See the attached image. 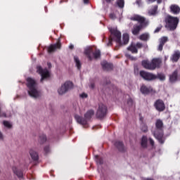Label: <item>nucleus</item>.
Wrapping results in <instances>:
<instances>
[{
	"label": "nucleus",
	"mask_w": 180,
	"mask_h": 180,
	"mask_svg": "<svg viewBox=\"0 0 180 180\" xmlns=\"http://www.w3.org/2000/svg\"><path fill=\"white\" fill-rule=\"evenodd\" d=\"M130 19L131 20H134L135 22H139V23H140V25H134L132 28L131 32L134 36H137L143 27L148 26V20L141 15H134L131 17Z\"/></svg>",
	"instance_id": "nucleus-1"
},
{
	"label": "nucleus",
	"mask_w": 180,
	"mask_h": 180,
	"mask_svg": "<svg viewBox=\"0 0 180 180\" xmlns=\"http://www.w3.org/2000/svg\"><path fill=\"white\" fill-rule=\"evenodd\" d=\"M26 81L30 96L34 98H40L41 93L37 90V82L32 77L27 78Z\"/></svg>",
	"instance_id": "nucleus-2"
},
{
	"label": "nucleus",
	"mask_w": 180,
	"mask_h": 180,
	"mask_svg": "<svg viewBox=\"0 0 180 180\" xmlns=\"http://www.w3.org/2000/svg\"><path fill=\"white\" fill-rule=\"evenodd\" d=\"M155 130L153 131V136L158 140L160 144H164L165 138H164V122L161 120H157L155 122Z\"/></svg>",
	"instance_id": "nucleus-3"
},
{
	"label": "nucleus",
	"mask_w": 180,
	"mask_h": 180,
	"mask_svg": "<svg viewBox=\"0 0 180 180\" xmlns=\"http://www.w3.org/2000/svg\"><path fill=\"white\" fill-rule=\"evenodd\" d=\"M110 32L111 33L110 37H109L108 43L107 44V46H112V41L115 40L117 44L120 46H122V33L119 32V30H117L115 28H111L110 30Z\"/></svg>",
	"instance_id": "nucleus-4"
},
{
	"label": "nucleus",
	"mask_w": 180,
	"mask_h": 180,
	"mask_svg": "<svg viewBox=\"0 0 180 180\" xmlns=\"http://www.w3.org/2000/svg\"><path fill=\"white\" fill-rule=\"evenodd\" d=\"M166 27L170 30H175L178 27L179 19L176 17L167 15L165 18Z\"/></svg>",
	"instance_id": "nucleus-5"
},
{
	"label": "nucleus",
	"mask_w": 180,
	"mask_h": 180,
	"mask_svg": "<svg viewBox=\"0 0 180 180\" xmlns=\"http://www.w3.org/2000/svg\"><path fill=\"white\" fill-rule=\"evenodd\" d=\"M93 115H94V112L92 110L87 111V112L84 115V119L81 117V116L76 115H75V118L77 123L79 124H82L83 126L86 124V120H89L91 117H92Z\"/></svg>",
	"instance_id": "nucleus-6"
},
{
	"label": "nucleus",
	"mask_w": 180,
	"mask_h": 180,
	"mask_svg": "<svg viewBox=\"0 0 180 180\" xmlns=\"http://www.w3.org/2000/svg\"><path fill=\"white\" fill-rule=\"evenodd\" d=\"M74 85L72 84V82H66L64 84H63L60 88L58 89V92L59 95H64V94H66V92H68L70 89H72V87Z\"/></svg>",
	"instance_id": "nucleus-7"
},
{
	"label": "nucleus",
	"mask_w": 180,
	"mask_h": 180,
	"mask_svg": "<svg viewBox=\"0 0 180 180\" xmlns=\"http://www.w3.org/2000/svg\"><path fill=\"white\" fill-rule=\"evenodd\" d=\"M108 112V108L106 105H103V103L99 104L98 108L96 112V117L98 119H103L106 116V113Z\"/></svg>",
	"instance_id": "nucleus-8"
},
{
	"label": "nucleus",
	"mask_w": 180,
	"mask_h": 180,
	"mask_svg": "<svg viewBox=\"0 0 180 180\" xmlns=\"http://www.w3.org/2000/svg\"><path fill=\"white\" fill-rule=\"evenodd\" d=\"M139 74L141 77L145 79V81H153L154 79H157V76L155 75L144 70H141Z\"/></svg>",
	"instance_id": "nucleus-9"
},
{
	"label": "nucleus",
	"mask_w": 180,
	"mask_h": 180,
	"mask_svg": "<svg viewBox=\"0 0 180 180\" xmlns=\"http://www.w3.org/2000/svg\"><path fill=\"white\" fill-rule=\"evenodd\" d=\"M37 72H39L41 77V82H43L44 79L50 77V72L47 69H43L41 66L37 67Z\"/></svg>",
	"instance_id": "nucleus-10"
},
{
	"label": "nucleus",
	"mask_w": 180,
	"mask_h": 180,
	"mask_svg": "<svg viewBox=\"0 0 180 180\" xmlns=\"http://www.w3.org/2000/svg\"><path fill=\"white\" fill-rule=\"evenodd\" d=\"M154 107L158 112H164L165 110V103L164 101L158 99L154 103Z\"/></svg>",
	"instance_id": "nucleus-11"
},
{
	"label": "nucleus",
	"mask_w": 180,
	"mask_h": 180,
	"mask_svg": "<svg viewBox=\"0 0 180 180\" xmlns=\"http://www.w3.org/2000/svg\"><path fill=\"white\" fill-rule=\"evenodd\" d=\"M180 58V51L179 50H176L174 51L173 54L172 55L170 59L172 63H178V60Z\"/></svg>",
	"instance_id": "nucleus-12"
},
{
	"label": "nucleus",
	"mask_w": 180,
	"mask_h": 180,
	"mask_svg": "<svg viewBox=\"0 0 180 180\" xmlns=\"http://www.w3.org/2000/svg\"><path fill=\"white\" fill-rule=\"evenodd\" d=\"M142 66L143 68H146V70H150V71L154 70V67L153 66V62H150L148 60H143L142 61Z\"/></svg>",
	"instance_id": "nucleus-13"
},
{
	"label": "nucleus",
	"mask_w": 180,
	"mask_h": 180,
	"mask_svg": "<svg viewBox=\"0 0 180 180\" xmlns=\"http://www.w3.org/2000/svg\"><path fill=\"white\" fill-rule=\"evenodd\" d=\"M56 49H61V43L58 41L57 44L51 45L48 48V53H54L56 51Z\"/></svg>",
	"instance_id": "nucleus-14"
},
{
	"label": "nucleus",
	"mask_w": 180,
	"mask_h": 180,
	"mask_svg": "<svg viewBox=\"0 0 180 180\" xmlns=\"http://www.w3.org/2000/svg\"><path fill=\"white\" fill-rule=\"evenodd\" d=\"M161 63H162L161 59L153 58L152 60V67H153V70H155V68H160V67H161Z\"/></svg>",
	"instance_id": "nucleus-15"
},
{
	"label": "nucleus",
	"mask_w": 180,
	"mask_h": 180,
	"mask_svg": "<svg viewBox=\"0 0 180 180\" xmlns=\"http://www.w3.org/2000/svg\"><path fill=\"white\" fill-rule=\"evenodd\" d=\"M170 12L174 15H179L180 13V7L176 4H172L170 6Z\"/></svg>",
	"instance_id": "nucleus-16"
},
{
	"label": "nucleus",
	"mask_w": 180,
	"mask_h": 180,
	"mask_svg": "<svg viewBox=\"0 0 180 180\" xmlns=\"http://www.w3.org/2000/svg\"><path fill=\"white\" fill-rule=\"evenodd\" d=\"M141 92L143 94V95H148L150 92H153V88L150 86L147 87L146 85H142L141 87Z\"/></svg>",
	"instance_id": "nucleus-17"
},
{
	"label": "nucleus",
	"mask_w": 180,
	"mask_h": 180,
	"mask_svg": "<svg viewBox=\"0 0 180 180\" xmlns=\"http://www.w3.org/2000/svg\"><path fill=\"white\" fill-rule=\"evenodd\" d=\"M101 65L103 67V70H105V71H109L113 68V65L108 63L106 61H103L101 63Z\"/></svg>",
	"instance_id": "nucleus-18"
},
{
	"label": "nucleus",
	"mask_w": 180,
	"mask_h": 180,
	"mask_svg": "<svg viewBox=\"0 0 180 180\" xmlns=\"http://www.w3.org/2000/svg\"><path fill=\"white\" fill-rule=\"evenodd\" d=\"M30 155L34 161H37V160H39V154L33 149L30 150Z\"/></svg>",
	"instance_id": "nucleus-19"
},
{
	"label": "nucleus",
	"mask_w": 180,
	"mask_h": 180,
	"mask_svg": "<svg viewBox=\"0 0 180 180\" xmlns=\"http://www.w3.org/2000/svg\"><path fill=\"white\" fill-rule=\"evenodd\" d=\"M157 11H158V6H155L148 11V13L149 16H155L157 14Z\"/></svg>",
	"instance_id": "nucleus-20"
},
{
	"label": "nucleus",
	"mask_w": 180,
	"mask_h": 180,
	"mask_svg": "<svg viewBox=\"0 0 180 180\" xmlns=\"http://www.w3.org/2000/svg\"><path fill=\"white\" fill-rule=\"evenodd\" d=\"M127 50L129 51H131L132 53L134 54H136V53L139 52V51L137 50V48L136 47V44H131L128 48Z\"/></svg>",
	"instance_id": "nucleus-21"
},
{
	"label": "nucleus",
	"mask_w": 180,
	"mask_h": 180,
	"mask_svg": "<svg viewBox=\"0 0 180 180\" xmlns=\"http://www.w3.org/2000/svg\"><path fill=\"white\" fill-rule=\"evenodd\" d=\"M139 40H142V41H147L150 39V34L143 33L139 36Z\"/></svg>",
	"instance_id": "nucleus-22"
},
{
	"label": "nucleus",
	"mask_w": 180,
	"mask_h": 180,
	"mask_svg": "<svg viewBox=\"0 0 180 180\" xmlns=\"http://www.w3.org/2000/svg\"><path fill=\"white\" fill-rule=\"evenodd\" d=\"M84 54L86 56L87 58L91 61L92 60V56L91 54H92V49L87 48L84 51Z\"/></svg>",
	"instance_id": "nucleus-23"
},
{
	"label": "nucleus",
	"mask_w": 180,
	"mask_h": 180,
	"mask_svg": "<svg viewBox=\"0 0 180 180\" xmlns=\"http://www.w3.org/2000/svg\"><path fill=\"white\" fill-rule=\"evenodd\" d=\"M115 146L118 148L119 151H124V146L121 141H116Z\"/></svg>",
	"instance_id": "nucleus-24"
},
{
	"label": "nucleus",
	"mask_w": 180,
	"mask_h": 180,
	"mask_svg": "<svg viewBox=\"0 0 180 180\" xmlns=\"http://www.w3.org/2000/svg\"><path fill=\"white\" fill-rule=\"evenodd\" d=\"M74 60L77 70H81V61L79 60V58H78L77 56H75Z\"/></svg>",
	"instance_id": "nucleus-25"
},
{
	"label": "nucleus",
	"mask_w": 180,
	"mask_h": 180,
	"mask_svg": "<svg viewBox=\"0 0 180 180\" xmlns=\"http://www.w3.org/2000/svg\"><path fill=\"white\" fill-rule=\"evenodd\" d=\"M39 141L40 144H44V143H46V141H47V137H46V135L42 134V135L39 136Z\"/></svg>",
	"instance_id": "nucleus-26"
},
{
	"label": "nucleus",
	"mask_w": 180,
	"mask_h": 180,
	"mask_svg": "<svg viewBox=\"0 0 180 180\" xmlns=\"http://www.w3.org/2000/svg\"><path fill=\"white\" fill-rule=\"evenodd\" d=\"M13 171L14 174H16L17 176H18L19 178H22L23 176V173L22 172V171H18L16 167L13 168Z\"/></svg>",
	"instance_id": "nucleus-27"
},
{
	"label": "nucleus",
	"mask_w": 180,
	"mask_h": 180,
	"mask_svg": "<svg viewBox=\"0 0 180 180\" xmlns=\"http://www.w3.org/2000/svg\"><path fill=\"white\" fill-rule=\"evenodd\" d=\"M122 40L124 41V44H127L129 40V34H124L122 37Z\"/></svg>",
	"instance_id": "nucleus-28"
},
{
	"label": "nucleus",
	"mask_w": 180,
	"mask_h": 180,
	"mask_svg": "<svg viewBox=\"0 0 180 180\" xmlns=\"http://www.w3.org/2000/svg\"><path fill=\"white\" fill-rule=\"evenodd\" d=\"M141 131H143V133H147L148 131V127L146 124L142 123L141 124Z\"/></svg>",
	"instance_id": "nucleus-29"
},
{
	"label": "nucleus",
	"mask_w": 180,
	"mask_h": 180,
	"mask_svg": "<svg viewBox=\"0 0 180 180\" xmlns=\"http://www.w3.org/2000/svg\"><path fill=\"white\" fill-rule=\"evenodd\" d=\"M147 137L143 136L141 139V146L143 147V148H146L147 147Z\"/></svg>",
	"instance_id": "nucleus-30"
},
{
	"label": "nucleus",
	"mask_w": 180,
	"mask_h": 180,
	"mask_svg": "<svg viewBox=\"0 0 180 180\" xmlns=\"http://www.w3.org/2000/svg\"><path fill=\"white\" fill-rule=\"evenodd\" d=\"M116 4L121 9L124 8V0H117Z\"/></svg>",
	"instance_id": "nucleus-31"
},
{
	"label": "nucleus",
	"mask_w": 180,
	"mask_h": 180,
	"mask_svg": "<svg viewBox=\"0 0 180 180\" xmlns=\"http://www.w3.org/2000/svg\"><path fill=\"white\" fill-rule=\"evenodd\" d=\"M168 41V37H162L160 39V44H165Z\"/></svg>",
	"instance_id": "nucleus-32"
},
{
	"label": "nucleus",
	"mask_w": 180,
	"mask_h": 180,
	"mask_svg": "<svg viewBox=\"0 0 180 180\" xmlns=\"http://www.w3.org/2000/svg\"><path fill=\"white\" fill-rule=\"evenodd\" d=\"M3 124L5 127H7V129H12V124H11L9 121H4Z\"/></svg>",
	"instance_id": "nucleus-33"
},
{
	"label": "nucleus",
	"mask_w": 180,
	"mask_h": 180,
	"mask_svg": "<svg viewBox=\"0 0 180 180\" xmlns=\"http://www.w3.org/2000/svg\"><path fill=\"white\" fill-rule=\"evenodd\" d=\"M93 56L94 58H99L101 57V51L96 50L94 53H93Z\"/></svg>",
	"instance_id": "nucleus-34"
},
{
	"label": "nucleus",
	"mask_w": 180,
	"mask_h": 180,
	"mask_svg": "<svg viewBox=\"0 0 180 180\" xmlns=\"http://www.w3.org/2000/svg\"><path fill=\"white\" fill-rule=\"evenodd\" d=\"M156 77L160 81H165V75L164 74L159 73V74H158V76H156Z\"/></svg>",
	"instance_id": "nucleus-35"
},
{
	"label": "nucleus",
	"mask_w": 180,
	"mask_h": 180,
	"mask_svg": "<svg viewBox=\"0 0 180 180\" xmlns=\"http://www.w3.org/2000/svg\"><path fill=\"white\" fill-rule=\"evenodd\" d=\"M128 105H129V106H133V105H134V102L133 101V99L129 98V99L128 100Z\"/></svg>",
	"instance_id": "nucleus-36"
},
{
	"label": "nucleus",
	"mask_w": 180,
	"mask_h": 180,
	"mask_svg": "<svg viewBox=\"0 0 180 180\" xmlns=\"http://www.w3.org/2000/svg\"><path fill=\"white\" fill-rule=\"evenodd\" d=\"M0 117H8V116H6V112H1V109H0Z\"/></svg>",
	"instance_id": "nucleus-37"
},
{
	"label": "nucleus",
	"mask_w": 180,
	"mask_h": 180,
	"mask_svg": "<svg viewBox=\"0 0 180 180\" xmlns=\"http://www.w3.org/2000/svg\"><path fill=\"white\" fill-rule=\"evenodd\" d=\"M44 151L46 153V154H48V153H50V147L45 146L44 148Z\"/></svg>",
	"instance_id": "nucleus-38"
},
{
	"label": "nucleus",
	"mask_w": 180,
	"mask_h": 180,
	"mask_svg": "<svg viewBox=\"0 0 180 180\" xmlns=\"http://www.w3.org/2000/svg\"><path fill=\"white\" fill-rule=\"evenodd\" d=\"M136 49H141L143 48V44L138 42L135 44Z\"/></svg>",
	"instance_id": "nucleus-39"
},
{
	"label": "nucleus",
	"mask_w": 180,
	"mask_h": 180,
	"mask_svg": "<svg viewBox=\"0 0 180 180\" xmlns=\"http://www.w3.org/2000/svg\"><path fill=\"white\" fill-rule=\"evenodd\" d=\"M148 2H155L157 1L158 4H161L162 2V0H147Z\"/></svg>",
	"instance_id": "nucleus-40"
},
{
	"label": "nucleus",
	"mask_w": 180,
	"mask_h": 180,
	"mask_svg": "<svg viewBox=\"0 0 180 180\" xmlns=\"http://www.w3.org/2000/svg\"><path fill=\"white\" fill-rule=\"evenodd\" d=\"M163 47H164V45L162 44H159V46H158V51H162V49H163Z\"/></svg>",
	"instance_id": "nucleus-41"
},
{
	"label": "nucleus",
	"mask_w": 180,
	"mask_h": 180,
	"mask_svg": "<svg viewBox=\"0 0 180 180\" xmlns=\"http://www.w3.org/2000/svg\"><path fill=\"white\" fill-rule=\"evenodd\" d=\"M80 98H88V94H85V93H83L82 94H80Z\"/></svg>",
	"instance_id": "nucleus-42"
},
{
	"label": "nucleus",
	"mask_w": 180,
	"mask_h": 180,
	"mask_svg": "<svg viewBox=\"0 0 180 180\" xmlns=\"http://www.w3.org/2000/svg\"><path fill=\"white\" fill-rule=\"evenodd\" d=\"M149 143L152 146H154V140H153V139H149Z\"/></svg>",
	"instance_id": "nucleus-43"
},
{
	"label": "nucleus",
	"mask_w": 180,
	"mask_h": 180,
	"mask_svg": "<svg viewBox=\"0 0 180 180\" xmlns=\"http://www.w3.org/2000/svg\"><path fill=\"white\" fill-rule=\"evenodd\" d=\"M161 27H157L154 32V33H158V32H160V30H161Z\"/></svg>",
	"instance_id": "nucleus-44"
},
{
	"label": "nucleus",
	"mask_w": 180,
	"mask_h": 180,
	"mask_svg": "<svg viewBox=\"0 0 180 180\" xmlns=\"http://www.w3.org/2000/svg\"><path fill=\"white\" fill-rule=\"evenodd\" d=\"M110 19H115L116 18V16L115 15V14L111 13V14H110Z\"/></svg>",
	"instance_id": "nucleus-45"
},
{
	"label": "nucleus",
	"mask_w": 180,
	"mask_h": 180,
	"mask_svg": "<svg viewBox=\"0 0 180 180\" xmlns=\"http://www.w3.org/2000/svg\"><path fill=\"white\" fill-rule=\"evenodd\" d=\"M136 4H137V5H139V6H141V0H137L136 1Z\"/></svg>",
	"instance_id": "nucleus-46"
},
{
	"label": "nucleus",
	"mask_w": 180,
	"mask_h": 180,
	"mask_svg": "<svg viewBox=\"0 0 180 180\" xmlns=\"http://www.w3.org/2000/svg\"><path fill=\"white\" fill-rule=\"evenodd\" d=\"M4 139V135L2 134V132L0 131V140Z\"/></svg>",
	"instance_id": "nucleus-47"
},
{
	"label": "nucleus",
	"mask_w": 180,
	"mask_h": 180,
	"mask_svg": "<svg viewBox=\"0 0 180 180\" xmlns=\"http://www.w3.org/2000/svg\"><path fill=\"white\" fill-rule=\"evenodd\" d=\"M69 48L70 50H72V49H74V45H70Z\"/></svg>",
	"instance_id": "nucleus-48"
},
{
	"label": "nucleus",
	"mask_w": 180,
	"mask_h": 180,
	"mask_svg": "<svg viewBox=\"0 0 180 180\" xmlns=\"http://www.w3.org/2000/svg\"><path fill=\"white\" fill-rule=\"evenodd\" d=\"M47 64H48V67H49V68H51V63H48Z\"/></svg>",
	"instance_id": "nucleus-49"
},
{
	"label": "nucleus",
	"mask_w": 180,
	"mask_h": 180,
	"mask_svg": "<svg viewBox=\"0 0 180 180\" xmlns=\"http://www.w3.org/2000/svg\"><path fill=\"white\" fill-rule=\"evenodd\" d=\"M129 58H130L131 60H136V58H134L133 56H129Z\"/></svg>",
	"instance_id": "nucleus-50"
},
{
	"label": "nucleus",
	"mask_w": 180,
	"mask_h": 180,
	"mask_svg": "<svg viewBox=\"0 0 180 180\" xmlns=\"http://www.w3.org/2000/svg\"><path fill=\"white\" fill-rule=\"evenodd\" d=\"M89 1V0H84V2L85 4H88Z\"/></svg>",
	"instance_id": "nucleus-51"
},
{
	"label": "nucleus",
	"mask_w": 180,
	"mask_h": 180,
	"mask_svg": "<svg viewBox=\"0 0 180 180\" xmlns=\"http://www.w3.org/2000/svg\"><path fill=\"white\" fill-rule=\"evenodd\" d=\"M95 85L94 84H91V88H94Z\"/></svg>",
	"instance_id": "nucleus-52"
}]
</instances>
